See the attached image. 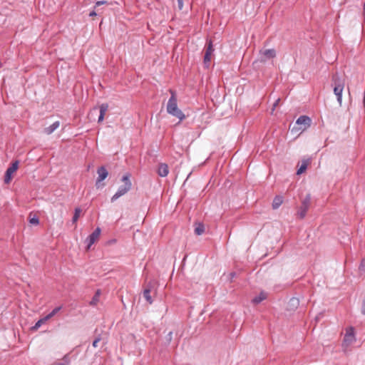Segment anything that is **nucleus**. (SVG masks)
Returning <instances> with one entry per match:
<instances>
[{
    "label": "nucleus",
    "instance_id": "nucleus-9",
    "mask_svg": "<svg viewBox=\"0 0 365 365\" xmlns=\"http://www.w3.org/2000/svg\"><path fill=\"white\" fill-rule=\"evenodd\" d=\"M101 228L97 227L92 234H91L88 238V245L87 247V250L90 249L91 246L94 244L96 241L98 240L100 235H101Z\"/></svg>",
    "mask_w": 365,
    "mask_h": 365
},
{
    "label": "nucleus",
    "instance_id": "nucleus-18",
    "mask_svg": "<svg viewBox=\"0 0 365 365\" xmlns=\"http://www.w3.org/2000/svg\"><path fill=\"white\" fill-rule=\"evenodd\" d=\"M100 294H101V292H100V290H98L96 292L95 295L93 296L92 300L90 302L91 305L95 306L97 304V303L99 301Z\"/></svg>",
    "mask_w": 365,
    "mask_h": 365
},
{
    "label": "nucleus",
    "instance_id": "nucleus-13",
    "mask_svg": "<svg viewBox=\"0 0 365 365\" xmlns=\"http://www.w3.org/2000/svg\"><path fill=\"white\" fill-rule=\"evenodd\" d=\"M108 109V105L107 103H103L100 106V115L98 117V122L101 123L105 117L106 113Z\"/></svg>",
    "mask_w": 365,
    "mask_h": 365
},
{
    "label": "nucleus",
    "instance_id": "nucleus-21",
    "mask_svg": "<svg viewBox=\"0 0 365 365\" xmlns=\"http://www.w3.org/2000/svg\"><path fill=\"white\" fill-rule=\"evenodd\" d=\"M29 223L31 224V225H37L39 224L38 217H36V215H34L32 217L31 214H30L29 216Z\"/></svg>",
    "mask_w": 365,
    "mask_h": 365
},
{
    "label": "nucleus",
    "instance_id": "nucleus-10",
    "mask_svg": "<svg viewBox=\"0 0 365 365\" xmlns=\"http://www.w3.org/2000/svg\"><path fill=\"white\" fill-rule=\"evenodd\" d=\"M311 163V158H303L300 163H299L298 166L299 168L297 171V175H301L303 173H304L307 168V167Z\"/></svg>",
    "mask_w": 365,
    "mask_h": 365
},
{
    "label": "nucleus",
    "instance_id": "nucleus-14",
    "mask_svg": "<svg viewBox=\"0 0 365 365\" xmlns=\"http://www.w3.org/2000/svg\"><path fill=\"white\" fill-rule=\"evenodd\" d=\"M60 125V123L58 121L54 122L52 125L50 126L44 128V133L47 135L51 134L54 130H56Z\"/></svg>",
    "mask_w": 365,
    "mask_h": 365
},
{
    "label": "nucleus",
    "instance_id": "nucleus-5",
    "mask_svg": "<svg viewBox=\"0 0 365 365\" xmlns=\"http://www.w3.org/2000/svg\"><path fill=\"white\" fill-rule=\"evenodd\" d=\"M311 118L307 115L300 116L296 121L298 127L294 128L292 131L299 132V134L306 130L311 125Z\"/></svg>",
    "mask_w": 365,
    "mask_h": 365
},
{
    "label": "nucleus",
    "instance_id": "nucleus-30",
    "mask_svg": "<svg viewBox=\"0 0 365 365\" xmlns=\"http://www.w3.org/2000/svg\"><path fill=\"white\" fill-rule=\"evenodd\" d=\"M279 101H280V99H279V98H278V99L275 101V103H274V105H273V110L274 109V108H275L276 106H277V105H278V104H279Z\"/></svg>",
    "mask_w": 365,
    "mask_h": 365
},
{
    "label": "nucleus",
    "instance_id": "nucleus-3",
    "mask_svg": "<svg viewBox=\"0 0 365 365\" xmlns=\"http://www.w3.org/2000/svg\"><path fill=\"white\" fill-rule=\"evenodd\" d=\"M122 181L123 182V185H121L118 188V191L112 197L111 201H115L118 197L124 195L125 193H127L131 189L132 184L130 180V175L129 174L125 175L122 178Z\"/></svg>",
    "mask_w": 365,
    "mask_h": 365
},
{
    "label": "nucleus",
    "instance_id": "nucleus-25",
    "mask_svg": "<svg viewBox=\"0 0 365 365\" xmlns=\"http://www.w3.org/2000/svg\"><path fill=\"white\" fill-rule=\"evenodd\" d=\"M309 200H310V197H308L307 199H305L303 202H302V205L303 206H305L307 205V208L309 209Z\"/></svg>",
    "mask_w": 365,
    "mask_h": 365
},
{
    "label": "nucleus",
    "instance_id": "nucleus-22",
    "mask_svg": "<svg viewBox=\"0 0 365 365\" xmlns=\"http://www.w3.org/2000/svg\"><path fill=\"white\" fill-rule=\"evenodd\" d=\"M81 212V208L77 207V208L75 209L74 215H73V219H72V221H73V223H76V222L78 221V218L80 217Z\"/></svg>",
    "mask_w": 365,
    "mask_h": 365
},
{
    "label": "nucleus",
    "instance_id": "nucleus-16",
    "mask_svg": "<svg viewBox=\"0 0 365 365\" xmlns=\"http://www.w3.org/2000/svg\"><path fill=\"white\" fill-rule=\"evenodd\" d=\"M48 320V317L46 316L42 319H40L35 325L31 328L32 330H37L42 324L46 323Z\"/></svg>",
    "mask_w": 365,
    "mask_h": 365
},
{
    "label": "nucleus",
    "instance_id": "nucleus-12",
    "mask_svg": "<svg viewBox=\"0 0 365 365\" xmlns=\"http://www.w3.org/2000/svg\"><path fill=\"white\" fill-rule=\"evenodd\" d=\"M158 173L160 177H166L169 173L168 165L165 163H160L158 165Z\"/></svg>",
    "mask_w": 365,
    "mask_h": 365
},
{
    "label": "nucleus",
    "instance_id": "nucleus-6",
    "mask_svg": "<svg viewBox=\"0 0 365 365\" xmlns=\"http://www.w3.org/2000/svg\"><path fill=\"white\" fill-rule=\"evenodd\" d=\"M213 52H214V48H213V46H212V41L211 40H210L208 41V43H207V46H206L205 52L204 60H203L204 65L206 68H208L210 66Z\"/></svg>",
    "mask_w": 365,
    "mask_h": 365
},
{
    "label": "nucleus",
    "instance_id": "nucleus-2",
    "mask_svg": "<svg viewBox=\"0 0 365 365\" xmlns=\"http://www.w3.org/2000/svg\"><path fill=\"white\" fill-rule=\"evenodd\" d=\"M332 86L334 87V93L337 98L339 106L342 104V92L344 88V81L341 79L337 74L332 77Z\"/></svg>",
    "mask_w": 365,
    "mask_h": 365
},
{
    "label": "nucleus",
    "instance_id": "nucleus-8",
    "mask_svg": "<svg viewBox=\"0 0 365 365\" xmlns=\"http://www.w3.org/2000/svg\"><path fill=\"white\" fill-rule=\"evenodd\" d=\"M276 56V51L273 48L262 49L259 51V58L261 61H266L269 59L274 58Z\"/></svg>",
    "mask_w": 365,
    "mask_h": 365
},
{
    "label": "nucleus",
    "instance_id": "nucleus-28",
    "mask_svg": "<svg viewBox=\"0 0 365 365\" xmlns=\"http://www.w3.org/2000/svg\"><path fill=\"white\" fill-rule=\"evenodd\" d=\"M290 302H292L294 305H297L299 304V301L297 299L292 298L290 300Z\"/></svg>",
    "mask_w": 365,
    "mask_h": 365
},
{
    "label": "nucleus",
    "instance_id": "nucleus-15",
    "mask_svg": "<svg viewBox=\"0 0 365 365\" xmlns=\"http://www.w3.org/2000/svg\"><path fill=\"white\" fill-rule=\"evenodd\" d=\"M283 202V199L281 196H277L274 197L272 202V207L274 209L278 208Z\"/></svg>",
    "mask_w": 365,
    "mask_h": 365
},
{
    "label": "nucleus",
    "instance_id": "nucleus-17",
    "mask_svg": "<svg viewBox=\"0 0 365 365\" xmlns=\"http://www.w3.org/2000/svg\"><path fill=\"white\" fill-rule=\"evenodd\" d=\"M267 297V295L266 294L262 292L259 294V296L255 297L253 299H252V302L255 304H258L259 302H261L262 301H263L264 299H265Z\"/></svg>",
    "mask_w": 365,
    "mask_h": 365
},
{
    "label": "nucleus",
    "instance_id": "nucleus-31",
    "mask_svg": "<svg viewBox=\"0 0 365 365\" xmlns=\"http://www.w3.org/2000/svg\"><path fill=\"white\" fill-rule=\"evenodd\" d=\"M89 16L93 17V16H96V13L95 11H91L90 14H89Z\"/></svg>",
    "mask_w": 365,
    "mask_h": 365
},
{
    "label": "nucleus",
    "instance_id": "nucleus-7",
    "mask_svg": "<svg viewBox=\"0 0 365 365\" xmlns=\"http://www.w3.org/2000/svg\"><path fill=\"white\" fill-rule=\"evenodd\" d=\"M19 168V161L14 162L6 170L5 177H4V182L6 184H9L11 179L12 175L18 170Z\"/></svg>",
    "mask_w": 365,
    "mask_h": 365
},
{
    "label": "nucleus",
    "instance_id": "nucleus-11",
    "mask_svg": "<svg viewBox=\"0 0 365 365\" xmlns=\"http://www.w3.org/2000/svg\"><path fill=\"white\" fill-rule=\"evenodd\" d=\"M97 173H98V177L96 180V185L98 188L101 187L100 182L101 181H103V180H105L108 177V173L106 170V169L103 166L98 169Z\"/></svg>",
    "mask_w": 365,
    "mask_h": 365
},
{
    "label": "nucleus",
    "instance_id": "nucleus-4",
    "mask_svg": "<svg viewBox=\"0 0 365 365\" xmlns=\"http://www.w3.org/2000/svg\"><path fill=\"white\" fill-rule=\"evenodd\" d=\"M356 341L354 331L352 327L346 329V333L342 341V348L344 351H348L350 346H351Z\"/></svg>",
    "mask_w": 365,
    "mask_h": 365
},
{
    "label": "nucleus",
    "instance_id": "nucleus-20",
    "mask_svg": "<svg viewBox=\"0 0 365 365\" xmlns=\"http://www.w3.org/2000/svg\"><path fill=\"white\" fill-rule=\"evenodd\" d=\"M306 206H307V205L303 206V205H302V206L300 207L299 210V212H298V215H299V217H300V218H302V219L304 217V216L306 215V213H307V210H308V209L307 208V207H306Z\"/></svg>",
    "mask_w": 365,
    "mask_h": 365
},
{
    "label": "nucleus",
    "instance_id": "nucleus-29",
    "mask_svg": "<svg viewBox=\"0 0 365 365\" xmlns=\"http://www.w3.org/2000/svg\"><path fill=\"white\" fill-rule=\"evenodd\" d=\"M105 4H106V1H98L96 3V6H98Z\"/></svg>",
    "mask_w": 365,
    "mask_h": 365
},
{
    "label": "nucleus",
    "instance_id": "nucleus-32",
    "mask_svg": "<svg viewBox=\"0 0 365 365\" xmlns=\"http://www.w3.org/2000/svg\"><path fill=\"white\" fill-rule=\"evenodd\" d=\"M96 108H93V110H91L90 114H93V113H96Z\"/></svg>",
    "mask_w": 365,
    "mask_h": 365
},
{
    "label": "nucleus",
    "instance_id": "nucleus-19",
    "mask_svg": "<svg viewBox=\"0 0 365 365\" xmlns=\"http://www.w3.org/2000/svg\"><path fill=\"white\" fill-rule=\"evenodd\" d=\"M143 296H144L145 299H146V301L149 304H152L153 300H152V298H151V296H150V290L149 289H145L144 290Z\"/></svg>",
    "mask_w": 365,
    "mask_h": 365
},
{
    "label": "nucleus",
    "instance_id": "nucleus-1",
    "mask_svg": "<svg viewBox=\"0 0 365 365\" xmlns=\"http://www.w3.org/2000/svg\"><path fill=\"white\" fill-rule=\"evenodd\" d=\"M170 93L171 96L168 102L167 111L169 114L175 116L180 120H182L185 118V116L178 107L177 98L175 93L172 91H170Z\"/></svg>",
    "mask_w": 365,
    "mask_h": 365
},
{
    "label": "nucleus",
    "instance_id": "nucleus-26",
    "mask_svg": "<svg viewBox=\"0 0 365 365\" xmlns=\"http://www.w3.org/2000/svg\"><path fill=\"white\" fill-rule=\"evenodd\" d=\"M178 9L180 10L182 9V8H183V0H178Z\"/></svg>",
    "mask_w": 365,
    "mask_h": 365
},
{
    "label": "nucleus",
    "instance_id": "nucleus-24",
    "mask_svg": "<svg viewBox=\"0 0 365 365\" xmlns=\"http://www.w3.org/2000/svg\"><path fill=\"white\" fill-rule=\"evenodd\" d=\"M61 309V307H56L50 314L46 315L47 317H48V319L52 318L54 315H56Z\"/></svg>",
    "mask_w": 365,
    "mask_h": 365
},
{
    "label": "nucleus",
    "instance_id": "nucleus-27",
    "mask_svg": "<svg viewBox=\"0 0 365 365\" xmlns=\"http://www.w3.org/2000/svg\"><path fill=\"white\" fill-rule=\"evenodd\" d=\"M99 341H100V339L99 338L95 339L93 341V346L96 348L98 346V344Z\"/></svg>",
    "mask_w": 365,
    "mask_h": 365
},
{
    "label": "nucleus",
    "instance_id": "nucleus-23",
    "mask_svg": "<svg viewBox=\"0 0 365 365\" xmlns=\"http://www.w3.org/2000/svg\"><path fill=\"white\" fill-rule=\"evenodd\" d=\"M204 226L202 224H199L195 229V233L197 235H200L204 232Z\"/></svg>",
    "mask_w": 365,
    "mask_h": 365
}]
</instances>
